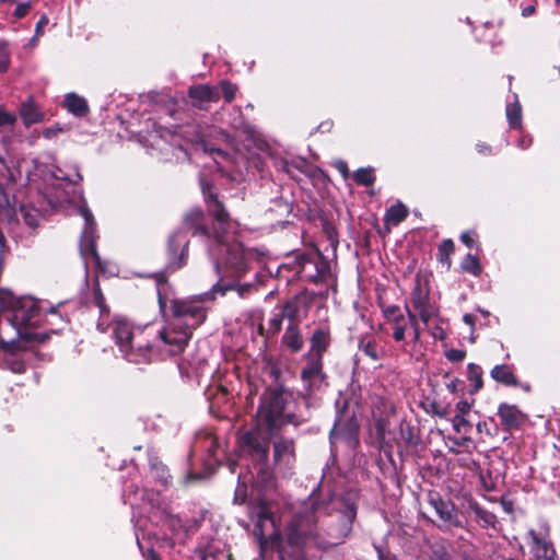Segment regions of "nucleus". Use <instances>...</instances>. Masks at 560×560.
<instances>
[{"label": "nucleus", "mask_w": 560, "mask_h": 560, "mask_svg": "<svg viewBox=\"0 0 560 560\" xmlns=\"http://www.w3.org/2000/svg\"><path fill=\"white\" fill-rule=\"evenodd\" d=\"M205 200L208 205L209 212L214 217L217 225L214 226V235L210 237L207 226L203 224V211L200 208L189 210L183 221V229L176 231L168 240V268L176 270L184 266L188 256V236L187 231H191L194 235H201L211 242L220 254L224 253L223 262L229 270L222 272L219 258L214 261V269L220 276V280L212 285L211 291L205 296L209 300L217 295L223 296L228 291L233 290L235 285L232 282H224L225 276L240 277L247 269V261L252 257V252L244 248L243 244L229 236V230L232 229L229 213L223 205L213 194L207 192L202 187Z\"/></svg>", "instance_id": "f257e3e1"}, {"label": "nucleus", "mask_w": 560, "mask_h": 560, "mask_svg": "<svg viewBox=\"0 0 560 560\" xmlns=\"http://www.w3.org/2000/svg\"><path fill=\"white\" fill-rule=\"evenodd\" d=\"M172 320L162 331L152 325L135 326L125 318H115L112 335L122 357L132 363H148L158 351L176 355L185 349L192 329L206 319V310L199 300H172Z\"/></svg>", "instance_id": "f03ea898"}, {"label": "nucleus", "mask_w": 560, "mask_h": 560, "mask_svg": "<svg viewBox=\"0 0 560 560\" xmlns=\"http://www.w3.org/2000/svg\"><path fill=\"white\" fill-rule=\"evenodd\" d=\"M289 398L290 395L280 388H269L261 396L254 429L240 439L241 453L252 458L256 474L252 470L238 474L234 503H245L249 485L252 494L254 491L260 492L273 486L271 472L267 467L269 440L283 425L300 423L288 410Z\"/></svg>", "instance_id": "7ed1b4c3"}, {"label": "nucleus", "mask_w": 560, "mask_h": 560, "mask_svg": "<svg viewBox=\"0 0 560 560\" xmlns=\"http://www.w3.org/2000/svg\"><path fill=\"white\" fill-rule=\"evenodd\" d=\"M354 512L350 511L347 520H342L338 529L331 528L327 532V537H323L316 527L317 516L313 503L307 505L304 512L296 514L289 523L287 529L288 541L292 546L304 547L315 545L318 548L326 549L341 544L351 532V522Z\"/></svg>", "instance_id": "20e7f679"}, {"label": "nucleus", "mask_w": 560, "mask_h": 560, "mask_svg": "<svg viewBox=\"0 0 560 560\" xmlns=\"http://www.w3.org/2000/svg\"><path fill=\"white\" fill-rule=\"evenodd\" d=\"M407 315L402 314L399 306L388 305L383 307L382 312L386 323L390 326L394 340L400 345L404 351H408V347L416 346L420 342L421 331L417 315L406 306Z\"/></svg>", "instance_id": "39448f33"}, {"label": "nucleus", "mask_w": 560, "mask_h": 560, "mask_svg": "<svg viewBox=\"0 0 560 560\" xmlns=\"http://www.w3.org/2000/svg\"><path fill=\"white\" fill-rule=\"evenodd\" d=\"M142 498L150 505V521L167 529L173 540H184L189 533L198 527V521H184L178 515L173 514L167 506L154 505L158 493L144 490Z\"/></svg>", "instance_id": "423d86ee"}, {"label": "nucleus", "mask_w": 560, "mask_h": 560, "mask_svg": "<svg viewBox=\"0 0 560 560\" xmlns=\"http://www.w3.org/2000/svg\"><path fill=\"white\" fill-rule=\"evenodd\" d=\"M411 307L417 315L418 322L421 320L425 328H430V324L439 319V307L430 300V289L427 283H422L419 279L411 293Z\"/></svg>", "instance_id": "0eeeda50"}, {"label": "nucleus", "mask_w": 560, "mask_h": 560, "mask_svg": "<svg viewBox=\"0 0 560 560\" xmlns=\"http://www.w3.org/2000/svg\"><path fill=\"white\" fill-rule=\"evenodd\" d=\"M79 212L84 220V229L80 240V250L84 257L91 255L98 261V255L95 249L96 228L93 214L86 205H82Z\"/></svg>", "instance_id": "6e6552de"}, {"label": "nucleus", "mask_w": 560, "mask_h": 560, "mask_svg": "<svg viewBox=\"0 0 560 560\" xmlns=\"http://www.w3.org/2000/svg\"><path fill=\"white\" fill-rule=\"evenodd\" d=\"M527 537L530 551L535 559L556 555L553 546L549 540L548 528L546 526L541 525L537 529H529Z\"/></svg>", "instance_id": "1a4fd4ad"}, {"label": "nucleus", "mask_w": 560, "mask_h": 560, "mask_svg": "<svg viewBox=\"0 0 560 560\" xmlns=\"http://www.w3.org/2000/svg\"><path fill=\"white\" fill-rule=\"evenodd\" d=\"M306 365L301 372V378L308 390L318 388L324 381L323 359L318 355L305 354Z\"/></svg>", "instance_id": "9d476101"}, {"label": "nucleus", "mask_w": 560, "mask_h": 560, "mask_svg": "<svg viewBox=\"0 0 560 560\" xmlns=\"http://www.w3.org/2000/svg\"><path fill=\"white\" fill-rule=\"evenodd\" d=\"M249 517L255 522L256 532L258 535H264V527L267 522L275 526L272 512L266 500H258L257 504L249 505Z\"/></svg>", "instance_id": "9b49d317"}, {"label": "nucleus", "mask_w": 560, "mask_h": 560, "mask_svg": "<svg viewBox=\"0 0 560 560\" xmlns=\"http://www.w3.org/2000/svg\"><path fill=\"white\" fill-rule=\"evenodd\" d=\"M430 504L443 522L455 527H463V522L457 517L454 503L441 498H431Z\"/></svg>", "instance_id": "f8f14e48"}, {"label": "nucleus", "mask_w": 560, "mask_h": 560, "mask_svg": "<svg viewBox=\"0 0 560 560\" xmlns=\"http://www.w3.org/2000/svg\"><path fill=\"white\" fill-rule=\"evenodd\" d=\"M273 460L280 468H289L294 462L292 440H279L273 445Z\"/></svg>", "instance_id": "ddd939ff"}, {"label": "nucleus", "mask_w": 560, "mask_h": 560, "mask_svg": "<svg viewBox=\"0 0 560 560\" xmlns=\"http://www.w3.org/2000/svg\"><path fill=\"white\" fill-rule=\"evenodd\" d=\"M466 511L475 515V521L479 523L481 527H494L497 522L495 515L481 508L475 499L468 498L466 500Z\"/></svg>", "instance_id": "4468645a"}, {"label": "nucleus", "mask_w": 560, "mask_h": 560, "mask_svg": "<svg viewBox=\"0 0 560 560\" xmlns=\"http://www.w3.org/2000/svg\"><path fill=\"white\" fill-rule=\"evenodd\" d=\"M188 94L194 103L199 106L206 102H218L220 98L219 89L208 84L191 86Z\"/></svg>", "instance_id": "2eb2a0df"}, {"label": "nucleus", "mask_w": 560, "mask_h": 560, "mask_svg": "<svg viewBox=\"0 0 560 560\" xmlns=\"http://www.w3.org/2000/svg\"><path fill=\"white\" fill-rule=\"evenodd\" d=\"M63 106L75 117H84L90 112L86 100L74 92H70L65 95Z\"/></svg>", "instance_id": "dca6fc26"}, {"label": "nucleus", "mask_w": 560, "mask_h": 560, "mask_svg": "<svg viewBox=\"0 0 560 560\" xmlns=\"http://www.w3.org/2000/svg\"><path fill=\"white\" fill-rule=\"evenodd\" d=\"M498 416L500 417L502 425L508 430L517 428L522 420L520 410L515 406L508 404H501L499 406Z\"/></svg>", "instance_id": "f3484780"}, {"label": "nucleus", "mask_w": 560, "mask_h": 560, "mask_svg": "<svg viewBox=\"0 0 560 560\" xmlns=\"http://www.w3.org/2000/svg\"><path fill=\"white\" fill-rule=\"evenodd\" d=\"M329 342V331L326 329H316L311 338V350L307 355H318L323 359V353L326 351Z\"/></svg>", "instance_id": "a211bd4d"}, {"label": "nucleus", "mask_w": 560, "mask_h": 560, "mask_svg": "<svg viewBox=\"0 0 560 560\" xmlns=\"http://www.w3.org/2000/svg\"><path fill=\"white\" fill-rule=\"evenodd\" d=\"M490 376L498 383L506 386H516L517 378L514 375L513 366L508 364L494 365L490 371Z\"/></svg>", "instance_id": "6ab92c4d"}, {"label": "nucleus", "mask_w": 560, "mask_h": 560, "mask_svg": "<svg viewBox=\"0 0 560 560\" xmlns=\"http://www.w3.org/2000/svg\"><path fill=\"white\" fill-rule=\"evenodd\" d=\"M8 343L12 345V350L10 353L5 355L0 354V363L10 369L14 373H23L25 370L24 362L20 359L18 354L19 346L14 339L8 341Z\"/></svg>", "instance_id": "aec40b11"}, {"label": "nucleus", "mask_w": 560, "mask_h": 560, "mask_svg": "<svg viewBox=\"0 0 560 560\" xmlns=\"http://www.w3.org/2000/svg\"><path fill=\"white\" fill-rule=\"evenodd\" d=\"M282 343L293 352H299L303 348L304 340L296 325L288 326L282 337Z\"/></svg>", "instance_id": "412c9836"}, {"label": "nucleus", "mask_w": 560, "mask_h": 560, "mask_svg": "<svg viewBox=\"0 0 560 560\" xmlns=\"http://www.w3.org/2000/svg\"><path fill=\"white\" fill-rule=\"evenodd\" d=\"M20 115L26 126L40 122L44 118L40 110L32 102H27L22 105Z\"/></svg>", "instance_id": "4be33fe9"}, {"label": "nucleus", "mask_w": 560, "mask_h": 560, "mask_svg": "<svg viewBox=\"0 0 560 560\" xmlns=\"http://www.w3.org/2000/svg\"><path fill=\"white\" fill-rule=\"evenodd\" d=\"M514 102L508 104L505 112L510 127L517 129L522 126V107L517 101L516 95H514Z\"/></svg>", "instance_id": "5701e85b"}, {"label": "nucleus", "mask_w": 560, "mask_h": 560, "mask_svg": "<svg viewBox=\"0 0 560 560\" xmlns=\"http://www.w3.org/2000/svg\"><path fill=\"white\" fill-rule=\"evenodd\" d=\"M407 214V208L402 203H396L386 211L385 220L389 224L397 225L406 219Z\"/></svg>", "instance_id": "b1692460"}, {"label": "nucleus", "mask_w": 560, "mask_h": 560, "mask_svg": "<svg viewBox=\"0 0 560 560\" xmlns=\"http://www.w3.org/2000/svg\"><path fill=\"white\" fill-rule=\"evenodd\" d=\"M482 369L478 364L469 363L467 365V376L474 385L472 393H476L482 388Z\"/></svg>", "instance_id": "393cba45"}, {"label": "nucleus", "mask_w": 560, "mask_h": 560, "mask_svg": "<svg viewBox=\"0 0 560 560\" xmlns=\"http://www.w3.org/2000/svg\"><path fill=\"white\" fill-rule=\"evenodd\" d=\"M460 267L465 272H469L474 276H479L481 272V266L478 258L471 254H467L463 258Z\"/></svg>", "instance_id": "a878e982"}, {"label": "nucleus", "mask_w": 560, "mask_h": 560, "mask_svg": "<svg viewBox=\"0 0 560 560\" xmlns=\"http://www.w3.org/2000/svg\"><path fill=\"white\" fill-rule=\"evenodd\" d=\"M301 308L302 300L300 298H294L287 302L282 307V316L290 319H294L300 315Z\"/></svg>", "instance_id": "bb28decb"}, {"label": "nucleus", "mask_w": 560, "mask_h": 560, "mask_svg": "<svg viewBox=\"0 0 560 560\" xmlns=\"http://www.w3.org/2000/svg\"><path fill=\"white\" fill-rule=\"evenodd\" d=\"M354 180L359 184V185H363V186H370L374 183L375 180V176H374V173H373V168L371 167H365V168H359L354 172Z\"/></svg>", "instance_id": "cd10ccee"}, {"label": "nucleus", "mask_w": 560, "mask_h": 560, "mask_svg": "<svg viewBox=\"0 0 560 560\" xmlns=\"http://www.w3.org/2000/svg\"><path fill=\"white\" fill-rule=\"evenodd\" d=\"M11 63V51L9 43L0 40V73L7 72Z\"/></svg>", "instance_id": "c85d7f7f"}, {"label": "nucleus", "mask_w": 560, "mask_h": 560, "mask_svg": "<svg viewBox=\"0 0 560 560\" xmlns=\"http://www.w3.org/2000/svg\"><path fill=\"white\" fill-rule=\"evenodd\" d=\"M42 320H45L48 324H66V319L56 312V308L50 307L49 310L43 306Z\"/></svg>", "instance_id": "c756f323"}, {"label": "nucleus", "mask_w": 560, "mask_h": 560, "mask_svg": "<svg viewBox=\"0 0 560 560\" xmlns=\"http://www.w3.org/2000/svg\"><path fill=\"white\" fill-rule=\"evenodd\" d=\"M427 329L435 340H443L445 338V331L442 327V319L440 317L432 322L430 324V328Z\"/></svg>", "instance_id": "7c9ffc66"}, {"label": "nucleus", "mask_w": 560, "mask_h": 560, "mask_svg": "<svg viewBox=\"0 0 560 560\" xmlns=\"http://www.w3.org/2000/svg\"><path fill=\"white\" fill-rule=\"evenodd\" d=\"M453 429L460 433L462 431H466L467 428L470 427V423L467 421L466 416L455 415L452 419Z\"/></svg>", "instance_id": "2f4dec72"}, {"label": "nucleus", "mask_w": 560, "mask_h": 560, "mask_svg": "<svg viewBox=\"0 0 560 560\" xmlns=\"http://www.w3.org/2000/svg\"><path fill=\"white\" fill-rule=\"evenodd\" d=\"M220 88L226 102H231L235 95L236 88L230 82L222 81Z\"/></svg>", "instance_id": "473e14b6"}, {"label": "nucleus", "mask_w": 560, "mask_h": 560, "mask_svg": "<svg viewBox=\"0 0 560 560\" xmlns=\"http://www.w3.org/2000/svg\"><path fill=\"white\" fill-rule=\"evenodd\" d=\"M94 303L100 308L102 315L108 313L107 306L105 305V299L98 287L94 289Z\"/></svg>", "instance_id": "72a5a7b5"}, {"label": "nucleus", "mask_w": 560, "mask_h": 560, "mask_svg": "<svg viewBox=\"0 0 560 560\" xmlns=\"http://www.w3.org/2000/svg\"><path fill=\"white\" fill-rule=\"evenodd\" d=\"M31 8H32L31 1L20 2V3H18L16 8L14 9L13 15L16 19H22L30 12Z\"/></svg>", "instance_id": "f704fd0d"}, {"label": "nucleus", "mask_w": 560, "mask_h": 560, "mask_svg": "<svg viewBox=\"0 0 560 560\" xmlns=\"http://www.w3.org/2000/svg\"><path fill=\"white\" fill-rule=\"evenodd\" d=\"M466 352L460 349H451L446 352V358L453 362H460L465 359Z\"/></svg>", "instance_id": "c9c22d12"}, {"label": "nucleus", "mask_w": 560, "mask_h": 560, "mask_svg": "<svg viewBox=\"0 0 560 560\" xmlns=\"http://www.w3.org/2000/svg\"><path fill=\"white\" fill-rule=\"evenodd\" d=\"M21 214L23 215L24 222L28 226L34 228V226L37 225L38 222H37V215L36 214L27 212L24 208H21Z\"/></svg>", "instance_id": "e433bc0d"}, {"label": "nucleus", "mask_w": 560, "mask_h": 560, "mask_svg": "<svg viewBox=\"0 0 560 560\" xmlns=\"http://www.w3.org/2000/svg\"><path fill=\"white\" fill-rule=\"evenodd\" d=\"M15 121V116L0 108V126H10Z\"/></svg>", "instance_id": "4c0bfd02"}, {"label": "nucleus", "mask_w": 560, "mask_h": 560, "mask_svg": "<svg viewBox=\"0 0 560 560\" xmlns=\"http://www.w3.org/2000/svg\"><path fill=\"white\" fill-rule=\"evenodd\" d=\"M455 409H456V415L466 416L471 409V404L469 401L463 399L456 404Z\"/></svg>", "instance_id": "58836bf2"}, {"label": "nucleus", "mask_w": 560, "mask_h": 560, "mask_svg": "<svg viewBox=\"0 0 560 560\" xmlns=\"http://www.w3.org/2000/svg\"><path fill=\"white\" fill-rule=\"evenodd\" d=\"M363 352L372 360H378V354L375 345L368 342L362 347Z\"/></svg>", "instance_id": "ea45409f"}, {"label": "nucleus", "mask_w": 560, "mask_h": 560, "mask_svg": "<svg viewBox=\"0 0 560 560\" xmlns=\"http://www.w3.org/2000/svg\"><path fill=\"white\" fill-rule=\"evenodd\" d=\"M454 249V244L451 240H444L440 245L441 256H448Z\"/></svg>", "instance_id": "a19ab883"}, {"label": "nucleus", "mask_w": 560, "mask_h": 560, "mask_svg": "<svg viewBox=\"0 0 560 560\" xmlns=\"http://www.w3.org/2000/svg\"><path fill=\"white\" fill-rule=\"evenodd\" d=\"M209 442H210V446H209V454H210V457H211L214 462L219 463V458H218V456H217V451H218V448H219V442H218V440H217V439H214V438H209Z\"/></svg>", "instance_id": "79ce46f5"}, {"label": "nucleus", "mask_w": 560, "mask_h": 560, "mask_svg": "<svg viewBox=\"0 0 560 560\" xmlns=\"http://www.w3.org/2000/svg\"><path fill=\"white\" fill-rule=\"evenodd\" d=\"M336 170L341 174V176L346 179L349 176L348 165L345 161L338 160L334 163Z\"/></svg>", "instance_id": "37998d69"}, {"label": "nucleus", "mask_w": 560, "mask_h": 560, "mask_svg": "<svg viewBox=\"0 0 560 560\" xmlns=\"http://www.w3.org/2000/svg\"><path fill=\"white\" fill-rule=\"evenodd\" d=\"M49 20L47 15L43 14L38 22L36 23L35 33L37 36L42 35L44 33V27L48 24Z\"/></svg>", "instance_id": "c03bdc74"}, {"label": "nucleus", "mask_w": 560, "mask_h": 560, "mask_svg": "<svg viewBox=\"0 0 560 560\" xmlns=\"http://www.w3.org/2000/svg\"><path fill=\"white\" fill-rule=\"evenodd\" d=\"M61 131H62V128L57 125V126H54V127L46 128L43 131V136L46 139H51L52 137L57 136Z\"/></svg>", "instance_id": "a18cd8bd"}, {"label": "nucleus", "mask_w": 560, "mask_h": 560, "mask_svg": "<svg viewBox=\"0 0 560 560\" xmlns=\"http://www.w3.org/2000/svg\"><path fill=\"white\" fill-rule=\"evenodd\" d=\"M460 240L468 247H472L475 245L474 233L470 231L462 233Z\"/></svg>", "instance_id": "49530a36"}, {"label": "nucleus", "mask_w": 560, "mask_h": 560, "mask_svg": "<svg viewBox=\"0 0 560 560\" xmlns=\"http://www.w3.org/2000/svg\"><path fill=\"white\" fill-rule=\"evenodd\" d=\"M533 139L530 136H522L521 139L517 141V147L525 150L532 145Z\"/></svg>", "instance_id": "de8ad7c7"}, {"label": "nucleus", "mask_w": 560, "mask_h": 560, "mask_svg": "<svg viewBox=\"0 0 560 560\" xmlns=\"http://www.w3.org/2000/svg\"><path fill=\"white\" fill-rule=\"evenodd\" d=\"M476 149L480 154H491L492 149L486 143H477Z\"/></svg>", "instance_id": "09e8293b"}, {"label": "nucleus", "mask_w": 560, "mask_h": 560, "mask_svg": "<svg viewBox=\"0 0 560 560\" xmlns=\"http://www.w3.org/2000/svg\"><path fill=\"white\" fill-rule=\"evenodd\" d=\"M453 443L457 446H468L471 443V440L469 438H462L459 440L454 439Z\"/></svg>", "instance_id": "8fccbe9b"}, {"label": "nucleus", "mask_w": 560, "mask_h": 560, "mask_svg": "<svg viewBox=\"0 0 560 560\" xmlns=\"http://www.w3.org/2000/svg\"><path fill=\"white\" fill-rule=\"evenodd\" d=\"M463 320L465 324H467L470 327H474V325H475V316L472 314H465L463 316Z\"/></svg>", "instance_id": "3c124183"}, {"label": "nucleus", "mask_w": 560, "mask_h": 560, "mask_svg": "<svg viewBox=\"0 0 560 560\" xmlns=\"http://www.w3.org/2000/svg\"><path fill=\"white\" fill-rule=\"evenodd\" d=\"M535 10H536V9H535V7H534V5H527V7H525V8L523 9V11H522V15H523V16H525V18H527V16H529V15L534 14V13H535Z\"/></svg>", "instance_id": "603ef678"}, {"label": "nucleus", "mask_w": 560, "mask_h": 560, "mask_svg": "<svg viewBox=\"0 0 560 560\" xmlns=\"http://www.w3.org/2000/svg\"><path fill=\"white\" fill-rule=\"evenodd\" d=\"M232 125L236 129H244V130L246 129V124L244 122V120L242 118H240L238 120H235Z\"/></svg>", "instance_id": "864d4df0"}, {"label": "nucleus", "mask_w": 560, "mask_h": 560, "mask_svg": "<svg viewBox=\"0 0 560 560\" xmlns=\"http://www.w3.org/2000/svg\"><path fill=\"white\" fill-rule=\"evenodd\" d=\"M144 556H145L147 560H159V558L153 549H148V551Z\"/></svg>", "instance_id": "5fc2aeb1"}, {"label": "nucleus", "mask_w": 560, "mask_h": 560, "mask_svg": "<svg viewBox=\"0 0 560 560\" xmlns=\"http://www.w3.org/2000/svg\"><path fill=\"white\" fill-rule=\"evenodd\" d=\"M228 465H229V468H230L231 472H234V471H235L236 463H235V462H233V460H230V462L228 463Z\"/></svg>", "instance_id": "6e6d98bb"}, {"label": "nucleus", "mask_w": 560, "mask_h": 560, "mask_svg": "<svg viewBox=\"0 0 560 560\" xmlns=\"http://www.w3.org/2000/svg\"><path fill=\"white\" fill-rule=\"evenodd\" d=\"M380 560H396L394 557H385L383 555H380Z\"/></svg>", "instance_id": "4d7b16f0"}, {"label": "nucleus", "mask_w": 560, "mask_h": 560, "mask_svg": "<svg viewBox=\"0 0 560 560\" xmlns=\"http://www.w3.org/2000/svg\"><path fill=\"white\" fill-rule=\"evenodd\" d=\"M159 302H160L161 308L164 310L166 307V302H164L161 298L159 299Z\"/></svg>", "instance_id": "13d9d810"}, {"label": "nucleus", "mask_w": 560, "mask_h": 560, "mask_svg": "<svg viewBox=\"0 0 560 560\" xmlns=\"http://www.w3.org/2000/svg\"><path fill=\"white\" fill-rule=\"evenodd\" d=\"M272 323L276 326V328L278 329L279 326H280V320L279 319H273Z\"/></svg>", "instance_id": "bf43d9fd"}, {"label": "nucleus", "mask_w": 560, "mask_h": 560, "mask_svg": "<svg viewBox=\"0 0 560 560\" xmlns=\"http://www.w3.org/2000/svg\"><path fill=\"white\" fill-rule=\"evenodd\" d=\"M208 250H209L210 256H213V257L215 256V253L213 252L212 247H210Z\"/></svg>", "instance_id": "052dcab7"}, {"label": "nucleus", "mask_w": 560, "mask_h": 560, "mask_svg": "<svg viewBox=\"0 0 560 560\" xmlns=\"http://www.w3.org/2000/svg\"><path fill=\"white\" fill-rule=\"evenodd\" d=\"M477 429H478V431H481V430H482V427H481V423H480V422L477 424Z\"/></svg>", "instance_id": "680f3d73"}, {"label": "nucleus", "mask_w": 560, "mask_h": 560, "mask_svg": "<svg viewBox=\"0 0 560 560\" xmlns=\"http://www.w3.org/2000/svg\"><path fill=\"white\" fill-rule=\"evenodd\" d=\"M451 452L457 453L453 447L450 448Z\"/></svg>", "instance_id": "e2e57ef3"}, {"label": "nucleus", "mask_w": 560, "mask_h": 560, "mask_svg": "<svg viewBox=\"0 0 560 560\" xmlns=\"http://www.w3.org/2000/svg\"><path fill=\"white\" fill-rule=\"evenodd\" d=\"M556 2H557L558 4H560V0H556Z\"/></svg>", "instance_id": "0e129e2a"}, {"label": "nucleus", "mask_w": 560, "mask_h": 560, "mask_svg": "<svg viewBox=\"0 0 560 560\" xmlns=\"http://www.w3.org/2000/svg\"><path fill=\"white\" fill-rule=\"evenodd\" d=\"M0 162L3 163V159L2 158H0Z\"/></svg>", "instance_id": "69168bd1"}]
</instances>
